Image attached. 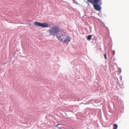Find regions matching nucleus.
Returning <instances> with one entry per match:
<instances>
[{"instance_id": "obj_1", "label": "nucleus", "mask_w": 129, "mask_h": 129, "mask_svg": "<svg viewBox=\"0 0 129 129\" xmlns=\"http://www.w3.org/2000/svg\"><path fill=\"white\" fill-rule=\"evenodd\" d=\"M61 35L57 37L59 40L63 43H68L71 39V38L68 35L60 34Z\"/></svg>"}, {"instance_id": "obj_2", "label": "nucleus", "mask_w": 129, "mask_h": 129, "mask_svg": "<svg viewBox=\"0 0 129 129\" xmlns=\"http://www.w3.org/2000/svg\"><path fill=\"white\" fill-rule=\"evenodd\" d=\"M59 27L58 26H55L49 28V31L50 34L52 36H55L58 33Z\"/></svg>"}, {"instance_id": "obj_3", "label": "nucleus", "mask_w": 129, "mask_h": 129, "mask_svg": "<svg viewBox=\"0 0 129 129\" xmlns=\"http://www.w3.org/2000/svg\"><path fill=\"white\" fill-rule=\"evenodd\" d=\"M101 0H100V1H98L96 2L94 1V0H87V1L88 2L90 3L93 4V7L95 9L98 11H100L101 10V7L100 6V5L97 4H95L94 3H95L97 4L98 3H99L101 2Z\"/></svg>"}, {"instance_id": "obj_4", "label": "nucleus", "mask_w": 129, "mask_h": 129, "mask_svg": "<svg viewBox=\"0 0 129 129\" xmlns=\"http://www.w3.org/2000/svg\"><path fill=\"white\" fill-rule=\"evenodd\" d=\"M34 24L36 26L42 27L43 28L47 27L49 26L48 24L46 23H41L37 22H34Z\"/></svg>"}, {"instance_id": "obj_5", "label": "nucleus", "mask_w": 129, "mask_h": 129, "mask_svg": "<svg viewBox=\"0 0 129 129\" xmlns=\"http://www.w3.org/2000/svg\"><path fill=\"white\" fill-rule=\"evenodd\" d=\"M91 38L92 36L91 35H90L88 36L87 39L88 40H90L91 39Z\"/></svg>"}, {"instance_id": "obj_6", "label": "nucleus", "mask_w": 129, "mask_h": 129, "mask_svg": "<svg viewBox=\"0 0 129 129\" xmlns=\"http://www.w3.org/2000/svg\"><path fill=\"white\" fill-rule=\"evenodd\" d=\"M113 129H117L118 127V126L116 124H113Z\"/></svg>"}, {"instance_id": "obj_7", "label": "nucleus", "mask_w": 129, "mask_h": 129, "mask_svg": "<svg viewBox=\"0 0 129 129\" xmlns=\"http://www.w3.org/2000/svg\"><path fill=\"white\" fill-rule=\"evenodd\" d=\"M104 56L105 57V59H107V55H106V54L105 53L104 54Z\"/></svg>"}, {"instance_id": "obj_8", "label": "nucleus", "mask_w": 129, "mask_h": 129, "mask_svg": "<svg viewBox=\"0 0 129 129\" xmlns=\"http://www.w3.org/2000/svg\"><path fill=\"white\" fill-rule=\"evenodd\" d=\"M115 54V51H113V55H114Z\"/></svg>"}, {"instance_id": "obj_9", "label": "nucleus", "mask_w": 129, "mask_h": 129, "mask_svg": "<svg viewBox=\"0 0 129 129\" xmlns=\"http://www.w3.org/2000/svg\"><path fill=\"white\" fill-rule=\"evenodd\" d=\"M95 2H96L98 1H100V0H94Z\"/></svg>"}, {"instance_id": "obj_10", "label": "nucleus", "mask_w": 129, "mask_h": 129, "mask_svg": "<svg viewBox=\"0 0 129 129\" xmlns=\"http://www.w3.org/2000/svg\"><path fill=\"white\" fill-rule=\"evenodd\" d=\"M60 125V124H58L57 125H56V127H58V125Z\"/></svg>"}, {"instance_id": "obj_11", "label": "nucleus", "mask_w": 129, "mask_h": 129, "mask_svg": "<svg viewBox=\"0 0 129 129\" xmlns=\"http://www.w3.org/2000/svg\"><path fill=\"white\" fill-rule=\"evenodd\" d=\"M87 4H88V5H90L89 4L88 2L87 3Z\"/></svg>"}]
</instances>
